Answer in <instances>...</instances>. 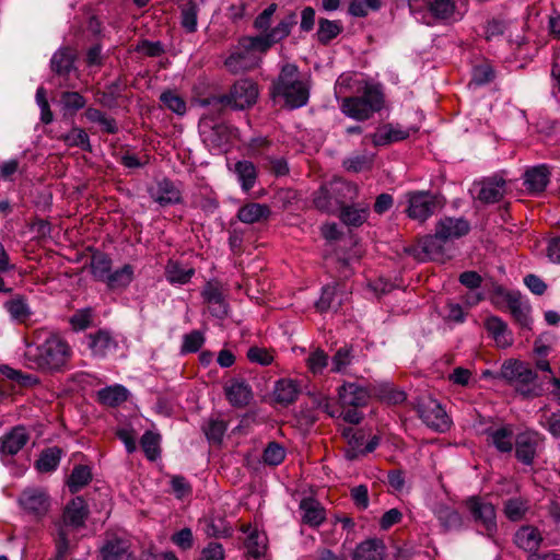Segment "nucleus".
<instances>
[{
    "mask_svg": "<svg viewBox=\"0 0 560 560\" xmlns=\"http://www.w3.org/2000/svg\"><path fill=\"white\" fill-rule=\"evenodd\" d=\"M71 357L68 342L56 334H48L43 343L28 347L25 359L27 365L43 372L60 371Z\"/></svg>",
    "mask_w": 560,
    "mask_h": 560,
    "instance_id": "1",
    "label": "nucleus"
},
{
    "mask_svg": "<svg viewBox=\"0 0 560 560\" xmlns=\"http://www.w3.org/2000/svg\"><path fill=\"white\" fill-rule=\"evenodd\" d=\"M270 94L273 98L282 97L290 108L306 105L310 97L308 88L301 80L298 66L293 63L282 66L277 79L272 81Z\"/></svg>",
    "mask_w": 560,
    "mask_h": 560,
    "instance_id": "2",
    "label": "nucleus"
},
{
    "mask_svg": "<svg viewBox=\"0 0 560 560\" xmlns=\"http://www.w3.org/2000/svg\"><path fill=\"white\" fill-rule=\"evenodd\" d=\"M359 195L358 186L342 178H334L323 184L314 194L316 209L326 213H336Z\"/></svg>",
    "mask_w": 560,
    "mask_h": 560,
    "instance_id": "3",
    "label": "nucleus"
},
{
    "mask_svg": "<svg viewBox=\"0 0 560 560\" xmlns=\"http://www.w3.org/2000/svg\"><path fill=\"white\" fill-rule=\"evenodd\" d=\"M384 106V94L378 85L365 83L358 90V95L345 97L341 110L357 120H366Z\"/></svg>",
    "mask_w": 560,
    "mask_h": 560,
    "instance_id": "4",
    "label": "nucleus"
},
{
    "mask_svg": "<svg viewBox=\"0 0 560 560\" xmlns=\"http://www.w3.org/2000/svg\"><path fill=\"white\" fill-rule=\"evenodd\" d=\"M494 377L506 381L524 397H537L542 393V387L537 382L536 373L528 364L518 360L510 359L504 361L500 372Z\"/></svg>",
    "mask_w": 560,
    "mask_h": 560,
    "instance_id": "5",
    "label": "nucleus"
},
{
    "mask_svg": "<svg viewBox=\"0 0 560 560\" xmlns=\"http://www.w3.org/2000/svg\"><path fill=\"white\" fill-rule=\"evenodd\" d=\"M477 532L494 541L498 534L497 508L486 497L470 495L463 502Z\"/></svg>",
    "mask_w": 560,
    "mask_h": 560,
    "instance_id": "6",
    "label": "nucleus"
},
{
    "mask_svg": "<svg viewBox=\"0 0 560 560\" xmlns=\"http://www.w3.org/2000/svg\"><path fill=\"white\" fill-rule=\"evenodd\" d=\"M257 84L248 79L236 81L228 94L209 96L201 101L202 105L222 106L232 109H245L252 107L258 97Z\"/></svg>",
    "mask_w": 560,
    "mask_h": 560,
    "instance_id": "7",
    "label": "nucleus"
},
{
    "mask_svg": "<svg viewBox=\"0 0 560 560\" xmlns=\"http://www.w3.org/2000/svg\"><path fill=\"white\" fill-rule=\"evenodd\" d=\"M298 23L296 13L293 11L288 12L279 23L267 33H261L257 36H244L240 40L242 47L257 55V52L265 54L273 45L287 38L292 27Z\"/></svg>",
    "mask_w": 560,
    "mask_h": 560,
    "instance_id": "8",
    "label": "nucleus"
},
{
    "mask_svg": "<svg viewBox=\"0 0 560 560\" xmlns=\"http://www.w3.org/2000/svg\"><path fill=\"white\" fill-rule=\"evenodd\" d=\"M408 207L406 212L412 220L424 222L445 206V198L429 190H415L406 194Z\"/></svg>",
    "mask_w": 560,
    "mask_h": 560,
    "instance_id": "9",
    "label": "nucleus"
},
{
    "mask_svg": "<svg viewBox=\"0 0 560 560\" xmlns=\"http://www.w3.org/2000/svg\"><path fill=\"white\" fill-rule=\"evenodd\" d=\"M491 301L497 307L505 305L514 320L521 327L530 328V306L525 300H523V296L518 291H510L501 285L495 287Z\"/></svg>",
    "mask_w": 560,
    "mask_h": 560,
    "instance_id": "10",
    "label": "nucleus"
},
{
    "mask_svg": "<svg viewBox=\"0 0 560 560\" xmlns=\"http://www.w3.org/2000/svg\"><path fill=\"white\" fill-rule=\"evenodd\" d=\"M415 409L421 421L436 432H445L451 428L452 421L442 405L428 395L419 396Z\"/></svg>",
    "mask_w": 560,
    "mask_h": 560,
    "instance_id": "11",
    "label": "nucleus"
},
{
    "mask_svg": "<svg viewBox=\"0 0 560 560\" xmlns=\"http://www.w3.org/2000/svg\"><path fill=\"white\" fill-rule=\"evenodd\" d=\"M445 244L446 242L435 231L433 235H425L417 244L407 247L406 253L419 261H442L445 258Z\"/></svg>",
    "mask_w": 560,
    "mask_h": 560,
    "instance_id": "12",
    "label": "nucleus"
},
{
    "mask_svg": "<svg viewBox=\"0 0 560 560\" xmlns=\"http://www.w3.org/2000/svg\"><path fill=\"white\" fill-rule=\"evenodd\" d=\"M90 510L83 497L71 499L63 508L61 517L54 522L55 526L78 530L85 526Z\"/></svg>",
    "mask_w": 560,
    "mask_h": 560,
    "instance_id": "13",
    "label": "nucleus"
},
{
    "mask_svg": "<svg viewBox=\"0 0 560 560\" xmlns=\"http://www.w3.org/2000/svg\"><path fill=\"white\" fill-rule=\"evenodd\" d=\"M474 189L477 191L475 197L477 201L491 205L503 199L508 192V183L501 176L493 175L474 183Z\"/></svg>",
    "mask_w": 560,
    "mask_h": 560,
    "instance_id": "14",
    "label": "nucleus"
},
{
    "mask_svg": "<svg viewBox=\"0 0 560 560\" xmlns=\"http://www.w3.org/2000/svg\"><path fill=\"white\" fill-rule=\"evenodd\" d=\"M19 503L26 513L36 518L44 517L51 504L47 491L40 488L25 489L20 495Z\"/></svg>",
    "mask_w": 560,
    "mask_h": 560,
    "instance_id": "15",
    "label": "nucleus"
},
{
    "mask_svg": "<svg viewBox=\"0 0 560 560\" xmlns=\"http://www.w3.org/2000/svg\"><path fill=\"white\" fill-rule=\"evenodd\" d=\"M540 438L537 432L525 431L515 436V457L523 465L532 466L537 455Z\"/></svg>",
    "mask_w": 560,
    "mask_h": 560,
    "instance_id": "16",
    "label": "nucleus"
},
{
    "mask_svg": "<svg viewBox=\"0 0 560 560\" xmlns=\"http://www.w3.org/2000/svg\"><path fill=\"white\" fill-rule=\"evenodd\" d=\"M201 296L209 305V311L212 316L223 318L228 315L229 305L224 299L222 285L219 281H208L202 288Z\"/></svg>",
    "mask_w": 560,
    "mask_h": 560,
    "instance_id": "17",
    "label": "nucleus"
},
{
    "mask_svg": "<svg viewBox=\"0 0 560 560\" xmlns=\"http://www.w3.org/2000/svg\"><path fill=\"white\" fill-rule=\"evenodd\" d=\"M370 396L371 394L366 387L352 382H345L338 388V400L341 408L364 407L368 405Z\"/></svg>",
    "mask_w": 560,
    "mask_h": 560,
    "instance_id": "18",
    "label": "nucleus"
},
{
    "mask_svg": "<svg viewBox=\"0 0 560 560\" xmlns=\"http://www.w3.org/2000/svg\"><path fill=\"white\" fill-rule=\"evenodd\" d=\"M487 436V443L500 453H511L514 447V430L512 424L489 427L482 432Z\"/></svg>",
    "mask_w": 560,
    "mask_h": 560,
    "instance_id": "19",
    "label": "nucleus"
},
{
    "mask_svg": "<svg viewBox=\"0 0 560 560\" xmlns=\"http://www.w3.org/2000/svg\"><path fill=\"white\" fill-rule=\"evenodd\" d=\"M260 62L258 55L242 47V42L238 40V45L233 52L225 59L224 65L228 70L232 73H240L256 68Z\"/></svg>",
    "mask_w": 560,
    "mask_h": 560,
    "instance_id": "20",
    "label": "nucleus"
},
{
    "mask_svg": "<svg viewBox=\"0 0 560 560\" xmlns=\"http://www.w3.org/2000/svg\"><path fill=\"white\" fill-rule=\"evenodd\" d=\"M151 198L162 207L182 202V192L174 182L164 177L149 190Z\"/></svg>",
    "mask_w": 560,
    "mask_h": 560,
    "instance_id": "21",
    "label": "nucleus"
},
{
    "mask_svg": "<svg viewBox=\"0 0 560 560\" xmlns=\"http://www.w3.org/2000/svg\"><path fill=\"white\" fill-rule=\"evenodd\" d=\"M435 231L447 243L467 235L470 223L464 218L444 217L436 222Z\"/></svg>",
    "mask_w": 560,
    "mask_h": 560,
    "instance_id": "22",
    "label": "nucleus"
},
{
    "mask_svg": "<svg viewBox=\"0 0 560 560\" xmlns=\"http://www.w3.org/2000/svg\"><path fill=\"white\" fill-rule=\"evenodd\" d=\"M224 394L228 401L235 408L246 407L253 399L250 385L242 378L230 380L224 386Z\"/></svg>",
    "mask_w": 560,
    "mask_h": 560,
    "instance_id": "23",
    "label": "nucleus"
},
{
    "mask_svg": "<svg viewBox=\"0 0 560 560\" xmlns=\"http://www.w3.org/2000/svg\"><path fill=\"white\" fill-rule=\"evenodd\" d=\"M85 345L95 358L103 359L117 348V341L108 330L100 329L85 336Z\"/></svg>",
    "mask_w": 560,
    "mask_h": 560,
    "instance_id": "24",
    "label": "nucleus"
},
{
    "mask_svg": "<svg viewBox=\"0 0 560 560\" xmlns=\"http://www.w3.org/2000/svg\"><path fill=\"white\" fill-rule=\"evenodd\" d=\"M75 57L69 47L58 49L51 57L50 68L54 73L62 78L63 81L59 83L60 86L73 88L67 82L69 73L74 70Z\"/></svg>",
    "mask_w": 560,
    "mask_h": 560,
    "instance_id": "25",
    "label": "nucleus"
},
{
    "mask_svg": "<svg viewBox=\"0 0 560 560\" xmlns=\"http://www.w3.org/2000/svg\"><path fill=\"white\" fill-rule=\"evenodd\" d=\"M30 436L24 427L18 425L0 438V454L13 456L27 443Z\"/></svg>",
    "mask_w": 560,
    "mask_h": 560,
    "instance_id": "26",
    "label": "nucleus"
},
{
    "mask_svg": "<svg viewBox=\"0 0 560 560\" xmlns=\"http://www.w3.org/2000/svg\"><path fill=\"white\" fill-rule=\"evenodd\" d=\"M433 513L445 532L460 530L464 527L463 515L450 505L438 503Z\"/></svg>",
    "mask_w": 560,
    "mask_h": 560,
    "instance_id": "27",
    "label": "nucleus"
},
{
    "mask_svg": "<svg viewBox=\"0 0 560 560\" xmlns=\"http://www.w3.org/2000/svg\"><path fill=\"white\" fill-rule=\"evenodd\" d=\"M550 178V172L546 165H538L525 172L524 185L532 194L542 192Z\"/></svg>",
    "mask_w": 560,
    "mask_h": 560,
    "instance_id": "28",
    "label": "nucleus"
},
{
    "mask_svg": "<svg viewBox=\"0 0 560 560\" xmlns=\"http://www.w3.org/2000/svg\"><path fill=\"white\" fill-rule=\"evenodd\" d=\"M541 541L542 537L540 532L538 528L530 525L522 526L514 535L516 546L529 553L537 551Z\"/></svg>",
    "mask_w": 560,
    "mask_h": 560,
    "instance_id": "29",
    "label": "nucleus"
},
{
    "mask_svg": "<svg viewBox=\"0 0 560 560\" xmlns=\"http://www.w3.org/2000/svg\"><path fill=\"white\" fill-rule=\"evenodd\" d=\"M300 510L303 512V523L312 527L319 526L326 520L325 509L313 498H304L301 500Z\"/></svg>",
    "mask_w": 560,
    "mask_h": 560,
    "instance_id": "30",
    "label": "nucleus"
},
{
    "mask_svg": "<svg viewBox=\"0 0 560 560\" xmlns=\"http://www.w3.org/2000/svg\"><path fill=\"white\" fill-rule=\"evenodd\" d=\"M271 214L269 206L258 202H248L237 211V219L246 224H254L268 220Z\"/></svg>",
    "mask_w": 560,
    "mask_h": 560,
    "instance_id": "31",
    "label": "nucleus"
},
{
    "mask_svg": "<svg viewBox=\"0 0 560 560\" xmlns=\"http://www.w3.org/2000/svg\"><path fill=\"white\" fill-rule=\"evenodd\" d=\"M385 545L378 538H371L359 544L353 552V560H383Z\"/></svg>",
    "mask_w": 560,
    "mask_h": 560,
    "instance_id": "32",
    "label": "nucleus"
},
{
    "mask_svg": "<svg viewBox=\"0 0 560 560\" xmlns=\"http://www.w3.org/2000/svg\"><path fill=\"white\" fill-rule=\"evenodd\" d=\"M300 394L299 384L290 378H281L276 382L273 396L275 400L282 405L288 406L293 404Z\"/></svg>",
    "mask_w": 560,
    "mask_h": 560,
    "instance_id": "33",
    "label": "nucleus"
},
{
    "mask_svg": "<svg viewBox=\"0 0 560 560\" xmlns=\"http://www.w3.org/2000/svg\"><path fill=\"white\" fill-rule=\"evenodd\" d=\"M232 171L236 175L243 191L247 192L255 186L258 172L252 161H237Z\"/></svg>",
    "mask_w": 560,
    "mask_h": 560,
    "instance_id": "34",
    "label": "nucleus"
},
{
    "mask_svg": "<svg viewBox=\"0 0 560 560\" xmlns=\"http://www.w3.org/2000/svg\"><path fill=\"white\" fill-rule=\"evenodd\" d=\"M410 136L408 130L401 129L399 126L385 125L372 135L374 145H386L407 139Z\"/></svg>",
    "mask_w": 560,
    "mask_h": 560,
    "instance_id": "35",
    "label": "nucleus"
},
{
    "mask_svg": "<svg viewBox=\"0 0 560 560\" xmlns=\"http://www.w3.org/2000/svg\"><path fill=\"white\" fill-rule=\"evenodd\" d=\"M342 304V296L338 294V285H326L323 288L322 295L315 306L320 313L328 311L337 312Z\"/></svg>",
    "mask_w": 560,
    "mask_h": 560,
    "instance_id": "36",
    "label": "nucleus"
},
{
    "mask_svg": "<svg viewBox=\"0 0 560 560\" xmlns=\"http://www.w3.org/2000/svg\"><path fill=\"white\" fill-rule=\"evenodd\" d=\"M194 275V268H185L176 260L171 259L165 266V278L172 284H186Z\"/></svg>",
    "mask_w": 560,
    "mask_h": 560,
    "instance_id": "37",
    "label": "nucleus"
},
{
    "mask_svg": "<svg viewBox=\"0 0 560 560\" xmlns=\"http://www.w3.org/2000/svg\"><path fill=\"white\" fill-rule=\"evenodd\" d=\"M369 217L368 206L346 205L339 210V218L346 225L360 226Z\"/></svg>",
    "mask_w": 560,
    "mask_h": 560,
    "instance_id": "38",
    "label": "nucleus"
},
{
    "mask_svg": "<svg viewBox=\"0 0 560 560\" xmlns=\"http://www.w3.org/2000/svg\"><path fill=\"white\" fill-rule=\"evenodd\" d=\"M100 404L116 407L128 399V390L121 385L107 386L97 392Z\"/></svg>",
    "mask_w": 560,
    "mask_h": 560,
    "instance_id": "39",
    "label": "nucleus"
},
{
    "mask_svg": "<svg viewBox=\"0 0 560 560\" xmlns=\"http://www.w3.org/2000/svg\"><path fill=\"white\" fill-rule=\"evenodd\" d=\"M59 104L63 116H73L86 105V98L75 91H65L60 94Z\"/></svg>",
    "mask_w": 560,
    "mask_h": 560,
    "instance_id": "40",
    "label": "nucleus"
},
{
    "mask_svg": "<svg viewBox=\"0 0 560 560\" xmlns=\"http://www.w3.org/2000/svg\"><path fill=\"white\" fill-rule=\"evenodd\" d=\"M133 279V267L129 264L124 265L121 268L108 273L105 283L110 290L125 289Z\"/></svg>",
    "mask_w": 560,
    "mask_h": 560,
    "instance_id": "41",
    "label": "nucleus"
},
{
    "mask_svg": "<svg viewBox=\"0 0 560 560\" xmlns=\"http://www.w3.org/2000/svg\"><path fill=\"white\" fill-rule=\"evenodd\" d=\"M90 268L93 277L104 282L112 270V259L106 253L96 250L91 256Z\"/></svg>",
    "mask_w": 560,
    "mask_h": 560,
    "instance_id": "42",
    "label": "nucleus"
},
{
    "mask_svg": "<svg viewBox=\"0 0 560 560\" xmlns=\"http://www.w3.org/2000/svg\"><path fill=\"white\" fill-rule=\"evenodd\" d=\"M92 480V472L89 466L77 465L73 467L68 480L67 486L71 493H77L82 490Z\"/></svg>",
    "mask_w": 560,
    "mask_h": 560,
    "instance_id": "43",
    "label": "nucleus"
},
{
    "mask_svg": "<svg viewBox=\"0 0 560 560\" xmlns=\"http://www.w3.org/2000/svg\"><path fill=\"white\" fill-rule=\"evenodd\" d=\"M103 560H128V544L124 539L107 540L101 549Z\"/></svg>",
    "mask_w": 560,
    "mask_h": 560,
    "instance_id": "44",
    "label": "nucleus"
},
{
    "mask_svg": "<svg viewBox=\"0 0 560 560\" xmlns=\"http://www.w3.org/2000/svg\"><path fill=\"white\" fill-rule=\"evenodd\" d=\"M61 448L54 446L44 450L39 458L35 462V467L40 472H50L55 470L61 459Z\"/></svg>",
    "mask_w": 560,
    "mask_h": 560,
    "instance_id": "45",
    "label": "nucleus"
},
{
    "mask_svg": "<svg viewBox=\"0 0 560 560\" xmlns=\"http://www.w3.org/2000/svg\"><path fill=\"white\" fill-rule=\"evenodd\" d=\"M374 394L376 397L388 404V405H398L406 400L407 395L404 390L395 387L393 384L389 383H382L378 384L374 388Z\"/></svg>",
    "mask_w": 560,
    "mask_h": 560,
    "instance_id": "46",
    "label": "nucleus"
},
{
    "mask_svg": "<svg viewBox=\"0 0 560 560\" xmlns=\"http://www.w3.org/2000/svg\"><path fill=\"white\" fill-rule=\"evenodd\" d=\"M245 547L247 550V555L255 560L261 559L267 549V537L265 534L259 533L257 529L252 530L246 540Z\"/></svg>",
    "mask_w": 560,
    "mask_h": 560,
    "instance_id": "47",
    "label": "nucleus"
},
{
    "mask_svg": "<svg viewBox=\"0 0 560 560\" xmlns=\"http://www.w3.org/2000/svg\"><path fill=\"white\" fill-rule=\"evenodd\" d=\"M342 30V24L339 21H330L322 18L318 20L317 40L323 45H328Z\"/></svg>",
    "mask_w": 560,
    "mask_h": 560,
    "instance_id": "48",
    "label": "nucleus"
},
{
    "mask_svg": "<svg viewBox=\"0 0 560 560\" xmlns=\"http://www.w3.org/2000/svg\"><path fill=\"white\" fill-rule=\"evenodd\" d=\"M199 11L198 3L192 0L180 8V24L187 33H195L197 31Z\"/></svg>",
    "mask_w": 560,
    "mask_h": 560,
    "instance_id": "49",
    "label": "nucleus"
},
{
    "mask_svg": "<svg viewBox=\"0 0 560 560\" xmlns=\"http://www.w3.org/2000/svg\"><path fill=\"white\" fill-rule=\"evenodd\" d=\"M231 129L223 122L214 124L209 132H205V141L209 142L213 148H221L230 142Z\"/></svg>",
    "mask_w": 560,
    "mask_h": 560,
    "instance_id": "50",
    "label": "nucleus"
},
{
    "mask_svg": "<svg viewBox=\"0 0 560 560\" xmlns=\"http://www.w3.org/2000/svg\"><path fill=\"white\" fill-rule=\"evenodd\" d=\"M527 511V501L522 498H511L504 502L503 513L511 522L523 520Z\"/></svg>",
    "mask_w": 560,
    "mask_h": 560,
    "instance_id": "51",
    "label": "nucleus"
},
{
    "mask_svg": "<svg viewBox=\"0 0 560 560\" xmlns=\"http://www.w3.org/2000/svg\"><path fill=\"white\" fill-rule=\"evenodd\" d=\"M60 139L68 147H79L83 151H88V152L92 151L89 135L82 128L73 127L69 132H67L66 135H62L60 137Z\"/></svg>",
    "mask_w": 560,
    "mask_h": 560,
    "instance_id": "52",
    "label": "nucleus"
},
{
    "mask_svg": "<svg viewBox=\"0 0 560 560\" xmlns=\"http://www.w3.org/2000/svg\"><path fill=\"white\" fill-rule=\"evenodd\" d=\"M160 441L161 435L153 431H145L141 436L140 445L147 458L151 462L155 460L160 456Z\"/></svg>",
    "mask_w": 560,
    "mask_h": 560,
    "instance_id": "53",
    "label": "nucleus"
},
{
    "mask_svg": "<svg viewBox=\"0 0 560 560\" xmlns=\"http://www.w3.org/2000/svg\"><path fill=\"white\" fill-rule=\"evenodd\" d=\"M455 9L453 0H429V10L435 19L448 20L454 15Z\"/></svg>",
    "mask_w": 560,
    "mask_h": 560,
    "instance_id": "54",
    "label": "nucleus"
},
{
    "mask_svg": "<svg viewBox=\"0 0 560 560\" xmlns=\"http://www.w3.org/2000/svg\"><path fill=\"white\" fill-rule=\"evenodd\" d=\"M160 102L164 107L177 115H184L186 113V102L174 91L167 90L163 92L160 96Z\"/></svg>",
    "mask_w": 560,
    "mask_h": 560,
    "instance_id": "55",
    "label": "nucleus"
},
{
    "mask_svg": "<svg viewBox=\"0 0 560 560\" xmlns=\"http://www.w3.org/2000/svg\"><path fill=\"white\" fill-rule=\"evenodd\" d=\"M205 343V336L200 330H192L183 336L180 353H195L200 350Z\"/></svg>",
    "mask_w": 560,
    "mask_h": 560,
    "instance_id": "56",
    "label": "nucleus"
},
{
    "mask_svg": "<svg viewBox=\"0 0 560 560\" xmlns=\"http://www.w3.org/2000/svg\"><path fill=\"white\" fill-rule=\"evenodd\" d=\"M381 8V0H352L348 12L352 16L364 18L370 11H376Z\"/></svg>",
    "mask_w": 560,
    "mask_h": 560,
    "instance_id": "57",
    "label": "nucleus"
},
{
    "mask_svg": "<svg viewBox=\"0 0 560 560\" xmlns=\"http://www.w3.org/2000/svg\"><path fill=\"white\" fill-rule=\"evenodd\" d=\"M4 308L10 313L14 319L24 320L30 316V310L26 304V300L19 295L4 303Z\"/></svg>",
    "mask_w": 560,
    "mask_h": 560,
    "instance_id": "58",
    "label": "nucleus"
},
{
    "mask_svg": "<svg viewBox=\"0 0 560 560\" xmlns=\"http://www.w3.org/2000/svg\"><path fill=\"white\" fill-rule=\"evenodd\" d=\"M352 350L351 346L345 345L336 351L331 359V372L339 373L351 363Z\"/></svg>",
    "mask_w": 560,
    "mask_h": 560,
    "instance_id": "59",
    "label": "nucleus"
},
{
    "mask_svg": "<svg viewBox=\"0 0 560 560\" xmlns=\"http://www.w3.org/2000/svg\"><path fill=\"white\" fill-rule=\"evenodd\" d=\"M202 430L210 442L219 444L226 431V423L223 420L210 419Z\"/></svg>",
    "mask_w": 560,
    "mask_h": 560,
    "instance_id": "60",
    "label": "nucleus"
},
{
    "mask_svg": "<svg viewBox=\"0 0 560 560\" xmlns=\"http://www.w3.org/2000/svg\"><path fill=\"white\" fill-rule=\"evenodd\" d=\"M343 167L353 173L370 170L373 165V155L360 154L348 158L342 163Z\"/></svg>",
    "mask_w": 560,
    "mask_h": 560,
    "instance_id": "61",
    "label": "nucleus"
},
{
    "mask_svg": "<svg viewBox=\"0 0 560 560\" xmlns=\"http://www.w3.org/2000/svg\"><path fill=\"white\" fill-rule=\"evenodd\" d=\"M284 457V448L276 442H270L262 454L264 462L270 466L280 465L283 462Z\"/></svg>",
    "mask_w": 560,
    "mask_h": 560,
    "instance_id": "62",
    "label": "nucleus"
},
{
    "mask_svg": "<svg viewBox=\"0 0 560 560\" xmlns=\"http://www.w3.org/2000/svg\"><path fill=\"white\" fill-rule=\"evenodd\" d=\"M262 165L275 176H284L290 171L284 158H276L270 154L264 156Z\"/></svg>",
    "mask_w": 560,
    "mask_h": 560,
    "instance_id": "63",
    "label": "nucleus"
},
{
    "mask_svg": "<svg viewBox=\"0 0 560 560\" xmlns=\"http://www.w3.org/2000/svg\"><path fill=\"white\" fill-rule=\"evenodd\" d=\"M278 9L277 3H270L254 21V27L262 33L269 32L272 23V16Z\"/></svg>",
    "mask_w": 560,
    "mask_h": 560,
    "instance_id": "64",
    "label": "nucleus"
}]
</instances>
